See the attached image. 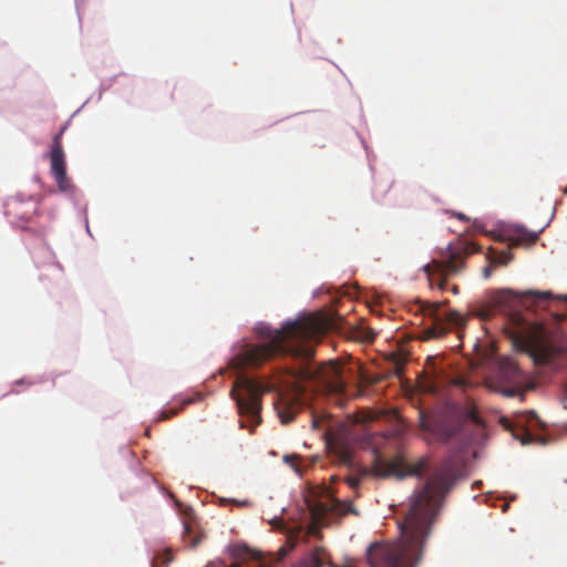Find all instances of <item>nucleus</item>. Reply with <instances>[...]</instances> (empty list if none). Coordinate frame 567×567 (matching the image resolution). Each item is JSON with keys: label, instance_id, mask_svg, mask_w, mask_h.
Returning <instances> with one entry per match:
<instances>
[{"label": "nucleus", "instance_id": "f257e3e1", "mask_svg": "<svg viewBox=\"0 0 567 567\" xmlns=\"http://www.w3.org/2000/svg\"><path fill=\"white\" fill-rule=\"evenodd\" d=\"M454 480L455 471L451 464L446 463L434 470L414 495L410 511L400 524L404 539L369 547L368 559L372 567H416L430 534L431 522Z\"/></svg>", "mask_w": 567, "mask_h": 567}, {"label": "nucleus", "instance_id": "f03ea898", "mask_svg": "<svg viewBox=\"0 0 567 567\" xmlns=\"http://www.w3.org/2000/svg\"><path fill=\"white\" fill-rule=\"evenodd\" d=\"M333 326V320L323 313L287 322L281 329L261 326L257 328V334L265 342L240 346L231 359V367L239 371L258 368L276 355L310 361L315 354L311 342L320 340Z\"/></svg>", "mask_w": 567, "mask_h": 567}, {"label": "nucleus", "instance_id": "7ed1b4c3", "mask_svg": "<svg viewBox=\"0 0 567 567\" xmlns=\"http://www.w3.org/2000/svg\"><path fill=\"white\" fill-rule=\"evenodd\" d=\"M271 385L254 380L240 373L230 390L236 401L238 412L246 421H241V427L254 430L260 422L261 398L264 393L271 391Z\"/></svg>", "mask_w": 567, "mask_h": 567}, {"label": "nucleus", "instance_id": "20e7f679", "mask_svg": "<svg viewBox=\"0 0 567 567\" xmlns=\"http://www.w3.org/2000/svg\"><path fill=\"white\" fill-rule=\"evenodd\" d=\"M512 339L514 347L529 354L537 364H553L560 355V350L547 339L538 324H530L526 329L515 331Z\"/></svg>", "mask_w": 567, "mask_h": 567}, {"label": "nucleus", "instance_id": "39448f33", "mask_svg": "<svg viewBox=\"0 0 567 567\" xmlns=\"http://www.w3.org/2000/svg\"><path fill=\"white\" fill-rule=\"evenodd\" d=\"M426 470L427 462L425 460H420L414 464H409L401 456H395L390 461L377 457L371 468H362L360 476H348L346 478V483L351 488L355 489L360 485L361 478L369 475L382 478L394 476L402 480L409 475L421 477Z\"/></svg>", "mask_w": 567, "mask_h": 567}, {"label": "nucleus", "instance_id": "423d86ee", "mask_svg": "<svg viewBox=\"0 0 567 567\" xmlns=\"http://www.w3.org/2000/svg\"><path fill=\"white\" fill-rule=\"evenodd\" d=\"M300 374L303 379L313 382L319 389L327 393H342L346 383L342 378V367L336 361L322 362L318 365L308 363L301 368Z\"/></svg>", "mask_w": 567, "mask_h": 567}, {"label": "nucleus", "instance_id": "0eeeda50", "mask_svg": "<svg viewBox=\"0 0 567 567\" xmlns=\"http://www.w3.org/2000/svg\"><path fill=\"white\" fill-rule=\"evenodd\" d=\"M441 305V302L432 303L429 301H422L420 303V310L433 320L432 324L423 330L424 340L441 338L445 336L452 327L460 330L467 322V318L456 310L447 312L444 319L440 318L437 311Z\"/></svg>", "mask_w": 567, "mask_h": 567}, {"label": "nucleus", "instance_id": "6e6552de", "mask_svg": "<svg viewBox=\"0 0 567 567\" xmlns=\"http://www.w3.org/2000/svg\"><path fill=\"white\" fill-rule=\"evenodd\" d=\"M463 420H471L474 423H480L477 410L474 406H465L462 409L460 416L456 421H453L451 423L444 421L440 424H434L432 420L426 415L425 411H419V421L421 429L424 431L436 433L444 441H449L460 432Z\"/></svg>", "mask_w": 567, "mask_h": 567}, {"label": "nucleus", "instance_id": "1a4fd4ad", "mask_svg": "<svg viewBox=\"0 0 567 567\" xmlns=\"http://www.w3.org/2000/svg\"><path fill=\"white\" fill-rule=\"evenodd\" d=\"M464 268V259L461 255L451 252L445 260H433L424 266V271L429 276L430 285L433 286L435 276L439 277L437 287L444 290L450 276L456 275Z\"/></svg>", "mask_w": 567, "mask_h": 567}, {"label": "nucleus", "instance_id": "9d476101", "mask_svg": "<svg viewBox=\"0 0 567 567\" xmlns=\"http://www.w3.org/2000/svg\"><path fill=\"white\" fill-rule=\"evenodd\" d=\"M61 135L62 132L53 137L50 153V167L59 190L62 193H70L73 190L74 186L66 174V164L61 143Z\"/></svg>", "mask_w": 567, "mask_h": 567}, {"label": "nucleus", "instance_id": "9b49d317", "mask_svg": "<svg viewBox=\"0 0 567 567\" xmlns=\"http://www.w3.org/2000/svg\"><path fill=\"white\" fill-rule=\"evenodd\" d=\"M305 404V392L300 386L280 392L275 402V410L282 424L290 423Z\"/></svg>", "mask_w": 567, "mask_h": 567}, {"label": "nucleus", "instance_id": "f8f14e48", "mask_svg": "<svg viewBox=\"0 0 567 567\" xmlns=\"http://www.w3.org/2000/svg\"><path fill=\"white\" fill-rule=\"evenodd\" d=\"M517 300V296L508 290H497L488 296L486 303L476 306L472 310V315L481 320H489L496 311H503L512 308Z\"/></svg>", "mask_w": 567, "mask_h": 567}, {"label": "nucleus", "instance_id": "ddd939ff", "mask_svg": "<svg viewBox=\"0 0 567 567\" xmlns=\"http://www.w3.org/2000/svg\"><path fill=\"white\" fill-rule=\"evenodd\" d=\"M310 511L315 524H322L324 516L329 512H333L341 516H344L347 514L359 515V512L354 507L353 502L349 499L343 502L339 499H333L330 505L324 503H318L311 506Z\"/></svg>", "mask_w": 567, "mask_h": 567}, {"label": "nucleus", "instance_id": "4468645a", "mask_svg": "<svg viewBox=\"0 0 567 567\" xmlns=\"http://www.w3.org/2000/svg\"><path fill=\"white\" fill-rule=\"evenodd\" d=\"M443 382V377L441 371L435 368V358H427L425 370L423 371L422 377L419 379V386L423 392L434 394Z\"/></svg>", "mask_w": 567, "mask_h": 567}, {"label": "nucleus", "instance_id": "2eb2a0df", "mask_svg": "<svg viewBox=\"0 0 567 567\" xmlns=\"http://www.w3.org/2000/svg\"><path fill=\"white\" fill-rule=\"evenodd\" d=\"M504 239L509 246H530L538 239V233L529 231L522 226L514 227L506 231Z\"/></svg>", "mask_w": 567, "mask_h": 567}, {"label": "nucleus", "instance_id": "dca6fc26", "mask_svg": "<svg viewBox=\"0 0 567 567\" xmlns=\"http://www.w3.org/2000/svg\"><path fill=\"white\" fill-rule=\"evenodd\" d=\"M520 377V370L517 363L509 358H505L499 362L498 379L504 383H516Z\"/></svg>", "mask_w": 567, "mask_h": 567}, {"label": "nucleus", "instance_id": "f3484780", "mask_svg": "<svg viewBox=\"0 0 567 567\" xmlns=\"http://www.w3.org/2000/svg\"><path fill=\"white\" fill-rule=\"evenodd\" d=\"M377 332L363 323L358 324L353 329V337L362 342H373L375 339Z\"/></svg>", "mask_w": 567, "mask_h": 567}, {"label": "nucleus", "instance_id": "a211bd4d", "mask_svg": "<svg viewBox=\"0 0 567 567\" xmlns=\"http://www.w3.org/2000/svg\"><path fill=\"white\" fill-rule=\"evenodd\" d=\"M200 399L199 395L197 396H189L185 400L182 401V405L179 409H169L167 411H163L161 412V414L158 415L157 417V421H166L175 415L178 414L179 411H182L184 409V406L188 405V404H192L194 403L196 400Z\"/></svg>", "mask_w": 567, "mask_h": 567}, {"label": "nucleus", "instance_id": "6ab92c4d", "mask_svg": "<svg viewBox=\"0 0 567 567\" xmlns=\"http://www.w3.org/2000/svg\"><path fill=\"white\" fill-rule=\"evenodd\" d=\"M324 558L326 553L322 549H317L305 559L303 567H322Z\"/></svg>", "mask_w": 567, "mask_h": 567}, {"label": "nucleus", "instance_id": "aec40b11", "mask_svg": "<svg viewBox=\"0 0 567 567\" xmlns=\"http://www.w3.org/2000/svg\"><path fill=\"white\" fill-rule=\"evenodd\" d=\"M491 258L493 262L505 266L513 259V254L509 250H504Z\"/></svg>", "mask_w": 567, "mask_h": 567}, {"label": "nucleus", "instance_id": "412c9836", "mask_svg": "<svg viewBox=\"0 0 567 567\" xmlns=\"http://www.w3.org/2000/svg\"><path fill=\"white\" fill-rule=\"evenodd\" d=\"M496 392L502 393L504 396L513 398L518 394V390L515 386H503L501 384L492 385Z\"/></svg>", "mask_w": 567, "mask_h": 567}, {"label": "nucleus", "instance_id": "4be33fe9", "mask_svg": "<svg viewBox=\"0 0 567 567\" xmlns=\"http://www.w3.org/2000/svg\"><path fill=\"white\" fill-rule=\"evenodd\" d=\"M220 503L221 504L233 503L234 505L239 506V507H246V506H249V504H250L249 501H247V499L237 501V499H227V498H221Z\"/></svg>", "mask_w": 567, "mask_h": 567}, {"label": "nucleus", "instance_id": "5701e85b", "mask_svg": "<svg viewBox=\"0 0 567 567\" xmlns=\"http://www.w3.org/2000/svg\"><path fill=\"white\" fill-rule=\"evenodd\" d=\"M491 272H492V268L489 266L485 267L484 270H483V276L485 278H488L491 276Z\"/></svg>", "mask_w": 567, "mask_h": 567}, {"label": "nucleus", "instance_id": "b1692460", "mask_svg": "<svg viewBox=\"0 0 567 567\" xmlns=\"http://www.w3.org/2000/svg\"><path fill=\"white\" fill-rule=\"evenodd\" d=\"M165 563H168L173 559L172 557V551L171 550H165Z\"/></svg>", "mask_w": 567, "mask_h": 567}, {"label": "nucleus", "instance_id": "393cba45", "mask_svg": "<svg viewBox=\"0 0 567 567\" xmlns=\"http://www.w3.org/2000/svg\"><path fill=\"white\" fill-rule=\"evenodd\" d=\"M455 385H464L465 384V381L463 379H457L453 382Z\"/></svg>", "mask_w": 567, "mask_h": 567}, {"label": "nucleus", "instance_id": "a878e982", "mask_svg": "<svg viewBox=\"0 0 567 567\" xmlns=\"http://www.w3.org/2000/svg\"><path fill=\"white\" fill-rule=\"evenodd\" d=\"M532 441V435L529 433L526 434V440H523L522 443L523 444H527Z\"/></svg>", "mask_w": 567, "mask_h": 567}, {"label": "nucleus", "instance_id": "bb28decb", "mask_svg": "<svg viewBox=\"0 0 567 567\" xmlns=\"http://www.w3.org/2000/svg\"><path fill=\"white\" fill-rule=\"evenodd\" d=\"M543 299H548L550 297V292H539L538 293Z\"/></svg>", "mask_w": 567, "mask_h": 567}, {"label": "nucleus", "instance_id": "cd10ccee", "mask_svg": "<svg viewBox=\"0 0 567 567\" xmlns=\"http://www.w3.org/2000/svg\"><path fill=\"white\" fill-rule=\"evenodd\" d=\"M312 426H313V429L319 427V421L316 417L312 419Z\"/></svg>", "mask_w": 567, "mask_h": 567}, {"label": "nucleus", "instance_id": "c85d7f7f", "mask_svg": "<svg viewBox=\"0 0 567 567\" xmlns=\"http://www.w3.org/2000/svg\"><path fill=\"white\" fill-rule=\"evenodd\" d=\"M451 290H452V292H453L454 295H457V293H458V287H457V286H455V285L452 287V289H451Z\"/></svg>", "mask_w": 567, "mask_h": 567}, {"label": "nucleus", "instance_id": "c756f323", "mask_svg": "<svg viewBox=\"0 0 567 567\" xmlns=\"http://www.w3.org/2000/svg\"><path fill=\"white\" fill-rule=\"evenodd\" d=\"M30 217H31V216H30V215H28V214H25V213H23V214L21 215V218H22V219H24V220H29V219H30Z\"/></svg>", "mask_w": 567, "mask_h": 567}, {"label": "nucleus", "instance_id": "7c9ffc66", "mask_svg": "<svg viewBox=\"0 0 567 567\" xmlns=\"http://www.w3.org/2000/svg\"><path fill=\"white\" fill-rule=\"evenodd\" d=\"M456 217L461 220L465 219V216L462 213L456 214Z\"/></svg>", "mask_w": 567, "mask_h": 567}, {"label": "nucleus", "instance_id": "2f4dec72", "mask_svg": "<svg viewBox=\"0 0 567 567\" xmlns=\"http://www.w3.org/2000/svg\"><path fill=\"white\" fill-rule=\"evenodd\" d=\"M198 542H199L198 539H193V540H190V545L196 546Z\"/></svg>", "mask_w": 567, "mask_h": 567}, {"label": "nucleus", "instance_id": "473e14b6", "mask_svg": "<svg viewBox=\"0 0 567 567\" xmlns=\"http://www.w3.org/2000/svg\"><path fill=\"white\" fill-rule=\"evenodd\" d=\"M520 400H524V394L519 393Z\"/></svg>", "mask_w": 567, "mask_h": 567}, {"label": "nucleus", "instance_id": "72a5a7b5", "mask_svg": "<svg viewBox=\"0 0 567 567\" xmlns=\"http://www.w3.org/2000/svg\"><path fill=\"white\" fill-rule=\"evenodd\" d=\"M154 567V566H153Z\"/></svg>", "mask_w": 567, "mask_h": 567}]
</instances>
